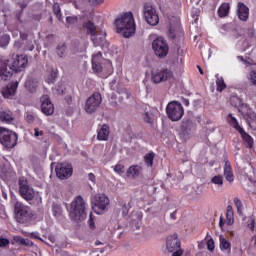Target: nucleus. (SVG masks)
I'll return each instance as SVG.
<instances>
[{"label": "nucleus", "mask_w": 256, "mask_h": 256, "mask_svg": "<svg viewBox=\"0 0 256 256\" xmlns=\"http://www.w3.org/2000/svg\"><path fill=\"white\" fill-rule=\"evenodd\" d=\"M249 81L252 83V85L256 86V70H252L248 76Z\"/></svg>", "instance_id": "a18cd8bd"}, {"label": "nucleus", "mask_w": 256, "mask_h": 256, "mask_svg": "<svg viewBox=\"0 0 256 256\" xmlns=\"http://www.w3.org/2000/svg\"><path fill=\"white\" fill-rule=\"evenodd\" d=\"M27 63H29V60H27V56L23 55L16 56L11 60L0 58V81H7L13 71L19 73V71L27 67Z\"/></svg>", "instance_id": "f257e3e1"}, {"label": "nucleus", "mask_w": 256, "mask_h": 256, "mask_svg": "<svg viewBox=\"0 0 256 256\" xmlns=\"http://www.w3.org/2000/svg\"><path fill=\"white\" fill-rule=\"evenodd\" d=\"M216 85H217V91L221 93L224 91V89H227V84H225V80H223V77H219V74H216Z\"/></svg>", "instance_id": "f704fd0d"}, {"label": "nucleus", "mask_w": 256, "mask_h": 256, "mask_svg": "<svg viewBox=\"0 0 256 256\" xmlns=\"http://www.w3.org/2000/svg\"><path fill=\"white\" fill-rule=\"evenodd\" d=\"M243 141H245L248 145V147H253V137H251L247 132H245L244 129H242L241 132H239Z\"/></svg>", "instance_id": "c9c22d12"}, {"label": "nucleus", "mask_w": 256, "mask_h": 256, "mask_svg": "<svg viewBox=\"0 0 256 256\" xmlns=\"http://www.w3.org/2000/svg\"><path fill=\"white\" fill-rule=\"evenodd\" d=\"M115 25L117 33L123 35L126 39L135 35L137 26H135V18H133V13L126 12L115 20Z\"/></svg>", "instance_id": "f03ea898"}, {"label": "nucleus", "mask_w": 256, "mask_h": 256, "mask_svg": "<svg viewBox=\"0 0 256 256\" xmlns=\"http://www.w3.org/2000/svg\"><path fill=\"white\" fill-rule=\"evenodd\" d=\"M41 103V111L44 113V115H53L55 113V107L53 106V103L51 102V98L49 96L44 95L40 99Z\"/></svg>", "instance_id": "f3484780"}, {"label": "nucleus", "mask_w": 256, "mask_h": 256, "mask_svg": "<svg viewBox=\"0 0 256 256\" xmlns=\"http://www.w3.org/2000/svg\"><path fill=\"white\" fill-rule=\"evenodd\" d=\"M229 31V25L224 24L221 26L220 28V33H222V35H226V33Z\"/></svg>", "instance_id": "3c124183"}, {"label": "nucleus", "mask_w": 256, "mask_h": 256, "mask_svg": "<svg viewBox=\"0 0 256 256\" xmlns=\"http://www.w3.org/2000/svg\"><path fill=\"white\" fill-rule=\"evenodd\" d=\"M54 217H60L61 215V207L58 205L53 206L52 208Z\"/></svg>", "instance_id": "de8ad7c7"}, {"label": "nucleus", "mask_w": 256, "mask_h": 256, "mask_svg": "<svg viewBox=\"0 0 256 256\" xmlns=\"http://www.w3.org/2000/svg\"><path fill=\"white\" fill-rule=\"evenodd\" d=\"M131 209L130 204L123 203L122 204V215L123 217H127L129 215V210Z\"/></svg>", "instance_id": "37998d69"}, {"label": "nucleus", "mask_w": 256, "mask_h": 256, "mask_svg": "<svg viewBox=\"0 0 256 256\" xmlns=\"http://www.w3.org/2000/svg\"><path fill=\"white\" fill-rule=\"evenodd\" d=\"M84 31L88 35L91 36V41L94 44V47H103L107 42L105 41V37H107V33L105 30H100L99 28L96 27L93 22L89 21L84 23L83 25Z\"/></svg>", "instance_id": "39448f33"}, {"label": "nucleus", "mask_w": 256, "mask_h": 256, "mask_svg": "<svg viewBox=\"0 0 256 256\" xmlns=\"http://www.w3.org/2000/svg\"><path fill=\"white\" fill-rule=\"evenodd\" d=\"M13 176V168H11V164L9 162H5L3 164H0V177L1 179L5 180L8 177Z\"/></svg>", "instance_id": "412c9836"}, {"label": "nucleus", "mask_w": 256, "mask_h": 256, "mask_svg": "<svg viewBox=\"0 0 256 256\" xmlns=\"http://www.w3.org/2000/svg\"><path fill=\"white\" fill-rule=\"evenodd\" d=\"M207 245V249L208 251H213V249H215V241H213V238H210L209 240H207V242H205Z\"/></svg>", "instance_id": "49530a36"}, {"label": "nucleus", "mask_w": 256, "mask_h": 256, "mask_svg": "<svg viewBox=\"0 0 256 256\" xmlns=\"http://www.w3.org/2000/svg\"><path fill=\"white\" fill-rule=\"evenodd\" d=\"M240 113H242L243 117H246V121L250 127V129H256V113L249 107V105H243L240 109Z\"/></svg>", "instance_id": "2eb2a0df"}, {"label": "nucleus", "mask_w": 256, "mask_h": 256, "mask_svg": "<svg viewBox=\"0 0 256 256\" xmlns=\"http://www.w3.org/2000/svg\"><path fill=\"white\" fill-rule=\"evenodd\" d=\"M25 87L28 89V91H33L35 89V83H33L31 80H27L25 82Z\"/></svg>", "instance_id": "09e8293b"}, {"label": "nucleus", "mask_w": 256, "mask_h": 256, "mask_svg": "<svg viewBox=\"0 0 256 256\" xmlns=\"http://www.w3.org/2000/svg\"><path fill=\"white\" fill-rule=\"evenodd\" d=\"M173 72L167 68L152 71L151 80L153 83H163V81H171Z\"/></svg>", "instance_id": "ddd939ff"}, {"label": "nucleus", "mask_w": 256, "mask_h": 256, "mask_svg": "<svg viewBox=\"0 0 256 256\" xmlns=\"http://www.w3.org/2000/svg\"><path fill=\"white\" fill-rule=\"evenodd\" d=\"M221 251H231V242H229L223 235L220 236Z\"/></svg>", "instance_id": "72a5a7b5"}, {"label": "nucleus", "mask_w": 256, "mask_h": 256, "mask_svg": "<svg viewBox=\"0 0 256 256\" xmlns=\"http://www.w3.org/2000/svg\"><path fill=\"white\" fill-rule=\"evenodd\" d=\"M143 15L148 25H159V14H157V10L152 5L144 4Z\"/></svg>", "instance_id": "f8f14e48"}, {"label": "nucleus", "mask_w": 256, "mask_h": 256, "mask_svg": "<svg viewBox=\"0 0 256 256\" xmlns=\"http://www.w3.org/2000/svg\"><path fill=\"white\" fill-rule=\"evenodd\" d=\"M25 120L30 124L38 123V125H41V123H43V121L39 117H37V115H35L33 113H26Z\"/></svg>", "instance_id": "2f4dec72"}, {"label": "nucleus", "mask_w": 256, "mask_h": 256, "mask_svg": "<svg viewBox=\"0 0 256 256\" xmlns=\"http://www.w3.org/2000/svg\"><path fill=\"white\" fill-rule=\"evenodd\" d=\"M69 217L73 221H83L87 217V202L82 196H76L68 209Z\"/></svg>", "instance_id": "7ed1b4c3"}, {"label": "nucleus", "mask_w": 256, "mask_h": 256, "mask_svg": "<svg viewBox=\"0 0 256 256\" xmlns=\"http://www.w3.org/2000/svg\"><path fill=\"white\" fill-rule=\"evenodd\" d=\"M145 120L147 123H151V116H150L149 112L145 113Z\"/></svg>", "instance_id": "bf43d9fd"}, {"label": "nucleus", "mask_w": 256, "mask_h": 256, "mask_svg": "<svg viewBox=\"0 0 256 256\" xmlns=\"http://www.w3.org/2000/svg\"><path fill=\"white\" fill-rule=\"evenodd\" d=\"M16 91H17V85L11 84L10 86H7L2 91V95H3V97H5V99H9L10 97H13V95H15Z\"/></svg>", "instance_id": "c85d7f7f"}, {"label": "nucleus", "mask_w": 256, "mask_h": 256, "mask_svg": "<svg viewBox=\"0 0 256 256\" xmlns=\"http://www.w3.org/2000/svg\"><path fill=\"white\" fill-rule=\"evenodd\" d=\"M251 41H255V31L252 29L248 30L247 32V38H243V40H240L237 44L238 49L241 51H247L251 45Z\"/></svg>", "instance_id": "a211bd4d"}, {"label": "nucleus", "mask_w": 256, "mask_h": 256, "mask_svg": "<svg viewBox=\"0 0 256 256\" xmlns=\"http://www.w3.org/2000/svg\"><path fill=\"white\" fill-rule=\"evenodd\" d=\"M168 36L170 39H177V37L183 36V28H181L179 20H176L174 24H170Z\"/></svg>", "instance_id": "6ab92c4d"}, {"label": "nucleus", "mask_w": 256, "mask_h": 256, "mask_svg": "<svg viewBox=\"0 0 256 256\" xmlns=\"http://www.w3.org/2000/svg\"><path fill=\"white\" fill-rule=\"evenodd\" d=\"M166 247L170 253H174V251L181 248V242L179 241L177 234L167 238Z\"/></svg>", "instance_id": "aec40b11"}, {"label": "nucleus", "mask_w": 256, "mask_h": 256, "mask_svg": "<svg viewBox=\"0 0 256 256\" xmlns=\"http://www.w3.org/2000/svg\"><path fill=\"white\" fill-rule=\"evenodd\" d=\"M229 9H231L229 3H223L218 9L219 17H227L229 15Z\"/></svg>", "instance_id": "473e14b6"}, {"label": "nucleus", "mask_w": 256, "mask_h": 256, "mask_svg": "<svg viewBox=\"0 0 256 256\" xmlns=\"http://www.w3.org/2000/svg\"><path fill=\"white\" fill-rule=\"evenodd\" d=\"M9 41H11V37L9 35H3L0 37V47H7Z\"/></svg>", "instance_id": "58836bf2"}, {"label": "nucleus", "mask_w": 256, "mask_h": 256, "mask_svg": "<svg viewBox=\"0 0 256 256\" xmlns=\"http://www.w3.org/2000/svg\"><path fill=\"white\" fill-rule=\"evenodd\" d=\"M0 121H2V123H11V121H13V112L0 108Z\"/></svg>", "instance_id": "a878e982"}, {"label": "nucleus", "mask_w": 256, "mask_h": 256, "mask_svg": "<svg viewBox=\"0 0 256 256\" xmlns=\"http://www.w3.org/2000/svg\"><path fill=\"white\" fill-rule=\"evenodd\" d=\"M205 243H206L205 241L200 242L198 244L199 249H203V247H205Z\"/></svg>", "instance_id": "e2e57ef3"}, {"label": "nucleus", "mask_w": 256, "mask_h": 256, "mask_svg": "<svg viewBox=\"0 0 256 256\" xmlns=\"http://www.w3.org/2000/svg\"><path fill=\"white\" fill-rule=\"evenodd\" d=\"M248 229H250V231H255V219L250 218V223L248 224Z\"/></svg>", "instance_id": "603ef678"}, {"label": "nucleus", "mask_w": 256, "mask_h": 256, "mask_svg": "<svg viewBox=\"0 0 256 256\" xmlns=\"http://www.w3.org/2000/svg\"><path fill=\"white\" fill-rule=\"evenodd\" d=\"M224 177L229 183L235 181V176L233 175V168H231V162L226 161L224 165Z\"/></svg>", "instance_id": "b1692460"}, {"label": "nucleus", "mask_w": 256, "mask_h": 256, "mask_svg": "<svg viewBox=\"0 0 256 256\" xmlns=\"http://www.w3.org/2000/svg\"><path fill=\"white\" fill-rule=\"evenodd\" d=\"M54 14L56 15L57 19L61 21V8L59 7V4H55L53 6Z\"/></svg>", "instance_id": "c03bdc74"}, {"label": "nucleus", "mask_w": 256, "mask_h": 256, "mask_svg": "<svg viewBox=\"0 0 256 256\" xmlns=\"http://www.w3.org/2000/svg\"><path fill=\"white\" fill-rule=\"evenodd\" d=\"M104 1L105 0H89V3H91V5H101Z\"/></svg>", "instance_id": "6e6d98bb"}, {"label": "nucleus", "mask_w": 256, "mask_h": 256, "mask_svg": "<svg viewBox=\"0 0 256 256\" xmlns=\"http://www.w3.org/2000/svg\"><path fill=\"white\" fill-rule=\"evenodd\" d=\"M56 175L59 179H69L73 175V167L70 164H59L56 166Z\"/></svg>", "instance_id": "dca6fc26"}, {"label": "nucleus", "mask_w": 256, "mask_h": 256, "mask_svg": "<svg viewBox=\"0 0 256 256\" xmlns=\"http://www.w3.org/2000/svg\"><path fill=\"white\" fill-rule=\"evenodd\" d=\"M184 104L188 107V105H189V100H188V99H185V100H184Z\"/></svg>", "instance_id": "338daca9"}, {"label": "nucleus", "mask_w": 256, "mask_h": 256, "mask_svg": "<svg viewBox=\"0 0 256 256\" xmlns=\"http://www.w3.org/2000/svg\"><path fill=\"white\" fill-rule=\"evenodd\" d=\"M196 256H211V254H209L207 252H202L200 254H197Z\"/></svg>", "instance_id": "0e129e2a"}, {"label": "nucleus", "mask_w": 256, "mask_h": 256, "mask_svg": "<svg viewBox=\"0 0 256 256\" xmlns=\"http://www.w3.org/2000/svg\"><path fill=\"white\" fill-rule=\"evenodd\" d=\"M17 133L5 128L0 127V143L6 147V149H13L17 145Z\"/></svg>", "instance_id": "6e6552de"}, {"label": "nucleus", "mask_w": 256, "mask_h": 256, "mask_svg": "<svg viewBox=\"0 0 256 256\" xmlns=\"http://www.w3.org/2000/svg\"><path fill=\"white\" fill-rule=\"evenodd\" d=\"M155 159V153L151 152L144 156L145 163L148 167L153 166V160Z\"/></svg>", "instance_id": "4c0bfd02"}, {"label": "nucleus", "mask_w": 256, "mask_h": 256, "mask_svg": "<svg viewBox=\"0 0 256 256\" xmlns=\"http://www.w3.org/2000/svg\"><path fill=\"white\" fill-rule=\"evenodd\" d=\"M230 103L233 107H237L239 113H241V109L243 108V105H248V104H244L243 100H241V98H239V96L237 95H232L230 97Z\"/></svg>", "instance_id": "cd10ccee"}, {"label": "nucleus", "mask_w": 256, "mask_h": 256, "mask_svg": "<svg viewBox=\"0 0 256 256\" xmlns=\"http://www.w3.org/2000/svg\"><path fill=\"white\" fill-rule=\"evenodd\" d=\"M102 54L98 52L92 56V69L96 73H104L105 75H111L113 73V64L110 60H104L102 63Z\"/></svg>", "instance_id": "0eeeda50"}, {"label": "nucleus", "mask_w": 256, "mask_h": 256, "mask_svg": "<svg viewBox=\"0 0 256 256\" xmlns=\"http://www.w3.org/2000/svg\"><path fill=\"white\" fill-rule=\"evenodd\" d=\"M15 218L18 223H29L35 219V212L31 210V207L23 204L22 202H16L14 205Z\"/></svg>", "instance_id": "423d86ee"}, {"label": "nucleus", "mask_w": 256, "mask_h": 256, "mask_svg": "<svg viewBox=\"0 0 256 256\" xmlns=\"http://www.w3.org/2000/svg\"><path fill=\"white\" fill-rule=\"evenodd\" d=\"M55 79H57V74L55 72H52L51 78H48L46 81H47V83H53V81H55Z\"/></svg>", "instance_id": "5fc2aeb1"}, {"label": "nucleus", "mask_w": 256, "mask_h": 256, "mask_svg": "<svg viewBox=\"0 0 256 256\" xmlns=\"http://www.w3.org/2000/svg\"><path fill=\"white\" fill-rule=\"evenodd\" d=\"M66 47L65 44H60L57 47V54L58 57H64L65 56Z\"/></svg>", "instance_id": "79ce46f5"}, {"label": "nucleus", "mask_w": 256, "mask_h": 256, "mask_svg": "<svg viewBox=\"0 0 256 256\" xmlns=\"http://www.w3.org/2000/svg\"><path fill=\"white\" fill-rule=\"evenodd\" d=\"M211 183L216 185L217 191H223V176L216 175L211 178Z\"/></svg>", "instance_id": "c756f323"}, {"label": "nucleus", "mask_w": 256, "mask_h": 256, "mask_svg": "<svg viewBox=\"0 0 256 256\" xmlns=\"http://www.w3.org/2000/svg\"><path fill=\"white\" fill-rule=\"evenodd\" d=\"M43 130H39V128L34 129V137H43Z\"/></svg>", "instance_id": "864d4df0"}, {"label": "nucleus", "mask_w": 256, "mask_h": 256, "mask_svg": "<svg viewBox=\"0 0 256 256\" xmlns=\"http://www.w3.org/2000/svg\"><path fill=\"white\" fill-rule=\"evenodd\" d=\"M234 205L237 209L238 215L243 216V202H241L239 198H234Z\"/></svg>", "instance_id": "e433bc0d"}, {"label": "nucleus", "mask_w": 256, "mask_h": 256, "mask_svg": "<svg viewBox=\"0 0 256 256\" xmlns=\"http://www.w3.org/2000/svg\"><path fill=\"white\" fill-rule=\"evenodd\" d=\"M140 173H141V167L137 165L130 166L126 171V175L130 179H136V177H139Z\"/></svg>", "instance_id": "bb28decb"}, {"label": "nucleus", "mask_w": 256, "mask_h": 256, "mask_svg": "<svg viewBox=\"0 0 256 256\" xmlns=\"http://www.w3.org/2000/svg\"><path fill=\"white\" fill-rule=\"evenodd\" d=\"M182 255V252L180 249H177L174 251V253L172 254V256H181Z\"/></svg>", "instance_id": "680f3d73"}, {"label": "nucleus", "mask_w": 256, "mask_h": 256, "mask_svg": "<svg viewBox=\"0 0 256 256\" xmlns=\"http://www.w3.org/2000/svg\"><path fill=\"white\" fill-rule=\"evenodd\" d=\"M152 49L156 57L163 59L166 55H169V45L167 40L163 37H158L152 42Z\"/></svg>", "instance_id": "9d476101"}, {"label": "nucleus", "mask_w": 256, "mask_h": 256, "mask_svg": "<svg viewBox=\"0 0 256 256\" xmlns=\"http://www.w3.org/2000/svg\"><path fill=\"white\" fill-rule=\"evenodd\" d=\"M110 200L105 194H97L93 200V211L96 215H103L109 208Z\"/></svg>", "instance_id": "1a4fd4ad"}, {"label": "nucleus", "mask_w": 256, "mask_h": 256, "mask_svg": "<svg viewBox=\"0 0 256 256\" xmlns=\"http://www.w3.org/2000/svg\"><path fill=\"white\" fill-rule=\"evenodd\" d=\"M26 49L28 51H33V49H35V45H33V43H30V44L27 45Z\"/></svg>", "instance_id": "052dcab7"}, {"label": "nucleus", "mask_w": 256, "mask_h": 256, "mask_svg": "<svg viewBox=\"0 0 256 256\" xmlns=\"http://www.w3.org/2000/svg\"><path fill=\"white\" fill-rule=\"evenodd\" d=\"M9 245V239L0 237V248L7 247Z\"/></svg>", "instance_id": "8fccbe9b"}, {"label": "nucleus", "mask_w": 256, "mask_h": 256, "mask_svg": "<svg viewBox=\"0 0 256 256\" xmlns=\"http://www.w3.org/2000/svg\"><path fill=\"white\" fill-rule=\"evenodd\" d=\"M237 15L240 21H247V19H249V8L246 7L245 4L239 3Z\"/></svg>", "instance_id": "5701e85b"}, {"label": "nucleus", "mask_w": 256, "mask_h": 256, "mask_svg": "<svg viewBox=\"0 0 256 256\" xmlns=\"http://www.w3.org/2000/svg\"><path fill=\"white\" fill-rule=\"evenodd\" d=\"M182 127L185 131H193L195 129V124L191 121H185L183 122Z\"/></svg>", "instance_id": "ea45409f"}, {"label": "nucleus", "mask_w": 256, "mask_h": 256, "mask_svg": "<svg viewBox=\"0 0 256 256\" xmlns=\"http://www.w3.org/2000/svg\"><path fill=\"white\" fill-rule=\"evenodd\" d=\"M226 121H227L228 125H230V127H233V129L238 131V133L243 130L241 125H239V120H237V118H235V116H233V114H231V113L228 114Z\"/></svg>", "instance_id": "393cba45"}, {"label": "nucleus", "mask_w": 256, "mask_h": 256, "mask_svg": "<svg viewBox=\"0 0 256 256\" xmlns=\"http://www.w3.org/2000/svg\"><path fill=\"white\" fill-rule=\"evenodd\" d=\"M103 99L101 98L100 93H94L92 94L85 103V111L86 113H95L97 109L101 106Z\"/></svg>", "instance_id": "4468645a"}, {"label": "nucleus", "mask_w": 256, "mask_h": 256, "mask_svg": "<svg viewBox=\"0 0 256 256\" xmlns=\"http://www.w3.org/2000/svg\"><path fill=\"white\" fill-rule=\"evenodd\" d=\"M88 179H89V181H91L92 183H95V174L89 173V174H88Z\"/></svg>", "instance_id": "13d9d810"}, {"label": "nucleus", "mask_w": 256, "mask_h": 256, "mask_svg": "<svg viewBox=\"0 0 256 256\" xmlns=\"http://www.w3.org/2000/svg\"><path fill=\"white\" fill-rule=\"evenodd\" d=\"M235 218L233 216V206L229 205L226 208V223L227 225H233Z\"/></svg>", "instance_id": "7c9ffc66"}, {"label": "nucleus", "mask_w": 256, "mask_h": 256, "mask_svg": "<svg viewBox=\"0 0 256 256\" xmlns=\"http://www.w3.org/2000/svg\"><path fill=\"white\" fill-rule=\"evenodd\" d=\"M166 113L171 121H179L181 117H183L185 111L183 110V105H181V103L173 101L167 105Z\"/></svg>", "instance_id": "9b49d317"}, {"label": "nucleus", "mask_w": 256, "mask_h": 256, "mask_svg": "<svg viewBox=\"0 0 256 256\" xmlns=\"http://www.w3.org/2000/svg\"><path fill=\"white\" fill-rule=\"evenodd\" d=\"M171 219H175V212L170 214Z\"/></svg>", "instance_id": "774afa93"}, {"label": "nucleus", "mask_w": 256, "mask_h": 256, "mask_svg": "<svg viewBox=\"0 0 256 256\" xmlns=\"http://www.w3.org/2000/svg\"><path fill=\"white\" fill-rule=\"evenodd\" d=\"M20 36H21V39H27V35L26 34L20 33Z\"/></svg>", "instance_id": "69168bd1"}, {"label": "nucleus", "mask_w": 256, "mask_h": 256, "mask_svg": "<svg viewBox=\"0 0 256 256\" xmlns=\"http://www.w3.org/2000/svg\"><path fill=\"white\" fill-rule=\"evenodd\" d=\"M19 193L30 205H38L42 201L41 193L31 188L29 182H27V179L25 178L19 179Z\"/></svg>", "instance_id": "20e7f679"}, {"label": "nucleus", "mask_w": 256, "mask_h": 256, "mask_svg": "<svg viewBox=\"0 0 256 256\" xmlns=\"http://www.w3.org/2000/svg\"><path fill=\"white\" fill-rule=\"evenodd\" d=\"M112 169H114L115 173H117L118 175H123V173H125V166L122 164H117L112 167Z\"/></svg>", "instance_id": "a19ab883"}, {"label": "nucleus", "mask_w": 256, "mask_h": 256, "mask_svg": "<svg viewBox=\"0 0 256 256\" xmlns=\"http://www.w3.org/2000/svg\"><path fill=\"white\" fill-rule=\"evenodd\" d=\"M110 129L107 124L102 125L98 129L97 139L98 141H107L109 139Z\"/></svg>", "instance_id": "4be33fe9"}, {"label": "nucleus", "mask_w": 256, "mask_h": 256, "mask_svg": "<svg viewBox=\"0 0 256 256\" xmlns=\"http://www.w3.org/2000/svg\"><path fill=\"white\" fill-rule=\"evenodd\" d=\"M67 23H77V17H67Z\"/></svg>", "instance_id": "4d7b16f0"}]
</instances>
